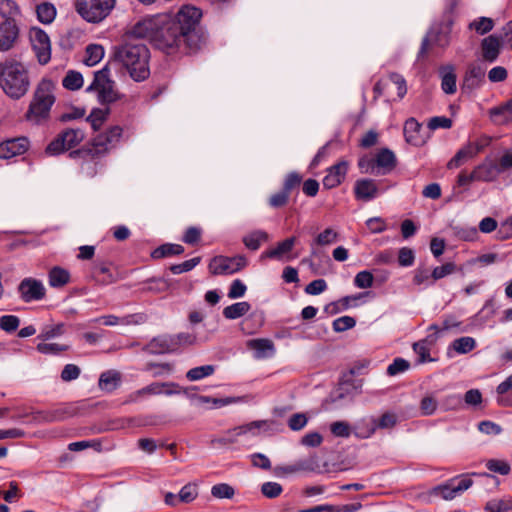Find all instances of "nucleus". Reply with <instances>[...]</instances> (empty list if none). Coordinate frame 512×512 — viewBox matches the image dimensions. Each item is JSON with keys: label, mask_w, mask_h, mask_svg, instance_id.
Masks as SVG:
<instances>
[{"label": "nucleus", "mask_w": 512, "mask_h": 512, "mask_svg": "<svg viewBox=\"0 0 512 512\" xmlns=\"http://www.w3.org/2000/svg\"><path fill=\"white\" fill-rule=\"evenodd\" d=\"M201 11L190 5L183 6L175 16L159 14L136 23L132 34L148 38L155 46L167 53L185 45L189 51L200 48L202 37L196 27Z\"/></svg>", "instance_id": "obj_1"}, {"label": "nucleus", "mask_w": 512, "mask_h": 512, "mask_svg": "<svg viewBox=\"0 0 512 512\" xmlns=\"http://www.w3.org/2000/svg\"><path fill=\"white\" fill-rule=\"evenodd\" d=\"M113 57L135 81H143L149 76V50L140 40L128 39L114 47Z\"/></svg>", "instance_id": "obj_2"}, {"label": "nucleus", "mask_w": 512, "mask_h": 512, "mask_svg": "<svg viewBox=\"0 0 512 512\" xmlns=\"http://www.w3.org/2000/svg\"><path fill=\"white\" fill-rule=\"evenodd\" d=\"M30 86L29 69L23 62L7 60L0 64V88L8 98L20 100Z\"/></svg>", "instance_id": "obj_3"}, {"label": "nucleus", "mask_w": 512, "mask_h": 512, "mask_svg": "<svg viewBox=\"0 0 512 512\" xmlns=\"http://www.w3.org/2000/svg\"><path fill=\"white\" fill-rule=\"evenodd\" d=\"M56 91L57 82L50 77H42L34 87L26 119L36 124L47 121L56 102Z\"/></svg>", "instance_id": "obj_4"}, {"label": "nucleus", "mask_w": 512, "mask_h": 512, "mask_svg": "<svg viewBox=\"0 0 512 512\" xmlns=\"http://www.w3.org/2000/svg\"><path fill=\"white\" fill-rule=\"evenodd\" d=\"M109 74L110 70L105 66L94 73V79L87 87V92L95 93L101 104H111L121 98L120 93L115 88V82L110 79Z\"/></svg>", "instance_id": "obj_5"}, {"label": "nucleus", "mask_w": 512, "mask_h": 512, "mask_svg": "<svg viewBox=\"0 0 512 512\" xmlns=\"http://www.w3.org/2000/svg\"><path fill=\"white\" fill-rule=\"evenodd\" d=\"M115 0H75L76 12L89 23H100L113 10Z\"/></svg>", "instance_id": "obj_6"}, {"label": "nucleus", "mask_w": 512, "mask_h": 512, "mask_svg": "<svg viewBox=\"0 0 512 512\" xmlns=\"http://www.w3.org/2000/svg\"><path fill=\"white\" fill-rule=\"evenodd\" d=\"M473 484V481L468 475L456 477L448 480L447 482L433 487L429 491L431 497L441 498L443 500H452L461 495L464 491L468 490Z\"/></svg>", "instance_id": "obj_7"}, {"label": "nucleus", "mask_w": 512, "mask_h": 512, "mask_svg": "<svg viewBox=\"0 0 512 512\" xmlns=\"http://www.w3.org/2000/svg\"><path fill=\"white\" fill-rule=\"evenodd\" d=\"M85 135L81 129H66L52 140L46 148L49 155H58L80 144Z\"/></svg>", "instance_id": "obj_8"}, {"label": "nucleus", "mask_w": 512, "mask_h": 512, "mask_svg": "<svg viewBox=\"0 0 512 512\" xmlns=\"http://www.w3.org/2000/svg\"><path fill=\"white\" fill-rule=\"evenodd\" d=\"M272 422L267 420L253 421L245 425L235 427L217 439L216 441L221 444H231L237 441V438L242 435L258 436L261 432L272 430Z\"/></svg>", "instance_id": "obj_9"}, {"label": "nucleus", "mask_w": 512, "mask_h": 512, "mask_svg": "<svg viewBox=\"0 0 512 512\" xmlns=\"http://www.w3.org/2000/svg\"><path fill=\"white\" fill-rule=\"evenodd\" d=\"M248 265L244 255L234 257L216 256L209 263V270L214 275H230L241 271Z\"/></svg>", "instance_id": "obj_10"}, {"label": "nucleus", "mask_w": 512, "mask_h": 512, "mask_svg": "<svg viewBox=\"0 0 512 512\" xmlns=\"http://www.w3.org/2000/svg\"><path fill=\"white\" fill-rule=\"evenodd\" d=\"M29 39L38 62L42 65L47 64L51 59V42L48 34L38 27H32Z\"/></svg>", "instance_id": "obj_11"}, {"label": "nucleus", "mask_w": 512, "mask_h": 512, "mask_svg": "<svg viewBox=\"0 0 512 512\" xmlns=\"http://www.w3.org/2000/svg\"><path fill=\"white\" fill-rule=\"evenodd\" d=\"M122 135V128L119 126L110 127L105 132L98 134L92 142L90 150L93 156L103 155L113 149L119 142Z\"/></svg>", "instance_id": "obj_12"}, {"label": "nucleus", "mask_w": 512, "mask_h": 512, "mask_svg": "<svg viewBox=\"0 0 512 512\" xmlns=\"http://www.w3.org/2000/svg\"><path fill=\"white\" fill-rule=\"evenodd\" d=\"M20 16L9 17L0 22V51L7 52L14 48L16 45L19 34V21Z\"/></svg>", "instance_id": "obj_13"}, {"label": "nucleus", "mask_w": 512, "mask_h": 512, "mask_svg": "<svg viewBox=\"0 0 512 512\" xmlns=\"http://www.w3.org/2000/svg\"><path fill=\"white\" fill-rule=\"evenodd\" d=\"M76 414L75 408L70 405H63L49 410L32 411V422L45 424L65 421Z\"/></svg>", "instance_id": "obj_14"}, {"label": "nucleus", "mask_w": 512, "mask_h": 512, "mask_svg": "<svg viewBox=\"0 0 512 512\" xmlns=\"http://www.w3.org/2000/svg\"><path fill=\"white\" fill-rule=\"evenodd\" d=\"M20 298L26 302L40 301L45 297L46 289L42 281L35 278H25L18 286Z\"/></svg>", "instance_id": "obj_15"}, {"label": "nucleus", "mask_w": 512, "mask_h": 512, "mask_svg": "<svg viewBox=\"0 0 512 512\" xmlns=\"http://www.w3.org/2000/svg\"><path fill=\"white\" fill-rule=\"evenodd\" d=\"M179 393H180V387L178 384H176L174 382H165V383L154 382V383H151V384L147 385L146 387H143V388L135 391L134 393H132L130 395V400L135 402L145 396L161 395V394L171 396V395H175V394H179Z\"/></svg>", "instance_id": "obj_16"}, {"label": "nucleus", "mask_w": 512, "mask_h": 512, "mask_svg": "<svg viewBox=\"0 0 512 512\" xmlns=\"http://www.w3.org/2000/svg\"><path fill=\"white\" fill-rule=\"evenodd\" d=\"M29 140L26 137L8 139L0 143V158L10 159L24 154L29 148Z\"/></svg>", "instance_id": "obj_17"}, {"label": "nucleus", "mask_w": 512, "mask_h": 512, "mask_svg": "<svg viewBox=\"0 0 512 512\" xmlns=\"http://www.w3.org/2000/svg\"><path fill=\"white\" fill-rule=\"evenodd\" d=\"M295 242V237L287 238L284 241L278 243L275 248L264 251L260 256V259L264 260L269 258L278 261L290 260L292 257L289 254L292 251Z\"/></svg>", "instance_id": "obj_18"}, {"label": "nucleus", "mask_w": 512, "mask_h": 512, "mask_svg": "<svg viewBox=\"0 0 512 512\" xmlns=\"http://www.w3.org/2000/svg\"><path fill=\"white\" fill-rule=\"evenodd\" d=\"M473 171L476 176V180L479 182L495 181L498 175L502 173L499 164L489 159H486L477 165Z\"/></svg>", "instance_id": "obj_19"}, {"label": "nucleus", "mask_w": 512, "mask_h": 512, "mask_svg": "<svg viewBox=\"0 0 512 512\" xmlns=\"http://www.w3.org/2000/svg\"><path fill=\"white\" fill-rule=\"evenodd\" d=\"M348 171V163L340 161L328 169L327 175L323 179V185L327 189H332L341 184Z\"/></svg>", "instance_id": "obj_20"}, {"label": "nucleus", "mask_w": 512, "mask_h": 512, "mask_svg": "<svg viewBox=\"0 0 512 512\" xmlns=\"http://www.w3.org/2000/svg\"><path fill=\"white\" fill-rule=\"evenodd\" d=\"M354 193L358 200L370 201L377 197L378 187L372 179H359L355 183Z\"/></svg>", "instance_id": "obj_21"}, {"label": "nucleus", "mask_w": 512, "mask_h": 512, "mask_svg": "<svg viewBox=\"0 0 512 512\" xmlns=\"http://www.w3.org/2000/svg\"><path fill=\"white\" fill-rule=\"evenodd\" d=\"M247 347L254 352L256 359H265L274 355V343L265 338L252 339L247 342Z\"/></svg>", "instance_id": "obj_22"}, {"label": "nucleus", "mask_w": 512, "mask_h": 512, "mask_svg": "<svg viewBox=\"0 0 512 512\" xmlns=\"http://www.w3.org/2000/svg\"><path fill=\"white\" fill-rule=\"evenodd\" d=\"M371 421H372L371 427L366 432L355 433L356 436H358L360 438H368L372 434H374V432L376 431L377 428H381V429L392 428L397 424L398 417L393 412H386L378 420L372 419Z\"/></svg>", "instance_id": "obj_23"}, {"label": "nucleus", "mask_w": 512, "mask_h": 512, "mask_svg": "<svg viewBox=\"0 0 512 512\" xmlns=\"http://www.w3.org/2000/svg\"><path fill=\"white\" fill-rule=\"evenodd\" d=\"M478 154V148L472 142H468L447 163L448 169H455L473 159Z\"/></svg>", "instance_id": "obj_24"}, {"label": "nucleus", "mask_w": 512, "mask_h": 512, "mask_svg": "<svg viewBox=\"0 0 512 512\" xmlns=\"http://www.w3.org/2000/svg\"><path fill=\"white\" fill-rule=\"evenodd\" d=\"M145 350L151 354H164L174 352L171 335H160L153 338Z\"/></svg>", "instance_id": "obj_25"}, {"label": "nucleus", "mask_w": 512, "mask_h": 512, "mask_svg": "<svg viewBox=\"0 0 512 512\" xmlns=\"http://www.w3.org/2000/svg\"><path fill=\"white\" fill-rule=\"evenodd\" d=\"M483 58L488 62H494L500 53V41L494 36L490 35L482 40L481 43Z\"/></svg>", "instance_id": "obj_26"}, {"label": "nucleus", "mask_w": 512, "mask_h": 512, "mask_svg": "<svg viewBox=\"0 0 512 512\" xmlns=\"http://www.w3.org/2000/svg\"><path fill=\"white\" fill-rule=\"evenodd\" d=\"M70 272L60 266L52 267L48 272V283L52 288H62L70 282Z\"/></svg>", "instance_id": "obj_27"}, {"label": "nucleus", "mask_w": 512, "mask_h": 512, "mask_svg": "<svg viewBox=\"0 0 512 512\" xmlns=\"http://www.w3.org/2000/svg\"><path fill=\"white\" fill-rule=\"evenodd\" d=\"M441 76V88L446 94H454L456 92V75L452 65L442 66L439 69Z\"/></svg>", "instance_id": "obj_28"}, {"label": "nucleus", "mask_w": 512, "mask_h": 512, "mask_svg": "<svg viewBox=\"0 0 512 512\" xmlns=\"http://www.w3.org/2000/svg\"><path fill=\"white\" fill-rule=\"evenodd\" d=\"M142 319L139 315H128L124 317H117L115 315H106L93 320V322H102L106 326L115 325H131L137 324Z\"/></svg>", "instance_id": "obj_29"}, {"label": "nucleus", "mask_w": 512, "mask_h": 512, "mask_svg": "<svg viewBox=\"0 0 512 512\" xmlns=\"http://www.w3.org/2000/svg\"><path fill=\"white\" fill-rule=\"evenodd\" d=\"M121 381V374L116 370H108L103 372L99 378V387L102 390L111 392L115 390Z\"/></svg>", "instance_id": "obj_30"}, {"label": "nucleus", "mask_w": 512, "mask_h": 512, "mask_svg": "<svg viewBox=\"0 0 512 512\" xmlns=\"http://www.w3.org/2000/svg\"><path fill=\"white\" fill-rule=\"evenodd\" d=\"M491 119L497 124H504L512 120V98L499 107L490 110Z\"/></svg>", "instance_id": "obj_31"}, {"label": "nucleus", "mask_w": 512, "mask_h": 512, "mask_svg": "<svg viewBox=\"0 0 512 512\" xmlns=\"http://www.w3.org/2000/svg\"><path fill=\"white\" fill-rule=\"evenodd\" d=\"M377 168L381 174H385L395 166V155L388 149H382L375 157Z\"/></svg>", "instance_id": "obj_32"}, {"label": "nucleus", "mask_w": 512, "mask_h": 512, "mask_svg": "<svg viewBox=\"0 0 512 512\" xmlns=\"http://www.w3.org/2000/svg\"><path fill=\"white\" fill-rule=\"evenodd\" d=\"M104 48L99 44H90L86 47L83 63L92 67L98 64L104 57Z\"/></svg>", "instance_id": "obj_33"}, {"label": "nucleus", "mask_w": 512, "mask_h": 512, "mask_svg": "<svg viewBox=\"0 0 512 512\" xmlns=\"http://www.w3.org/2000/svg\"><path fill=\"white\" fill-rule=\"evenodd\" d=\"M267 239L268 234L265 231L255 230L245 235L242 241L246 248L256 251L260 248L262 242H265Z\"/></svg>", "instance_id": "obj_34"}, {"label": "nucleus", "mask_w": 512, "mask_h": 512, "mask_svg": "<svg viewBox=\"0 0 512 512\" xmlns=\"http://www.w3.org/2000/svg\"><path fill=\"white\" fill-rule=\"evenodd\" d=\"M421 125L414 119L410 118L404 125V136L408 143L412 145H420L422 140L418 137Z\"/></svg>", "instance_id": "obj_35"}, {"label": "nucleus", "mask_w": 512, "mask_h": 512, "mask_svg": "<svg viewBox=\"0 0 512 512\" xmlns=\"http://www.w3.org/2000/svg\"><path fill=\"white\" fill-rule=\"evenodd\" d=\"M251 308L248 302H237L223 309V316L226 319L234 320L245 315Z\"/></svg>", "instance_id": "obj_36"}, {"label": "nucleus", "mask_w": 512, "mask_h": 512, "mask_svg": "<svg viewBox=\"0 0 512 512\" xmlns=\"http://www.w3.org/2000/svg\"><path fill=\"white\" fill-rule=\"evenodd\" d=\"M171 338L174 351H177L182 347L193 346L198 342L197 335L190 332H181L176 335H171Z\"/></svg>", "instance_id": "obj_37"}, {"label": "nucleus", "mask_w": 512, "mask_h": 512, "mask_svg": "<svg viewBox=\"0 0 512 512\" xmlns=\"http://www.w3.org/2000/svg\"><path fill=\"white\" fill-rule=\"evenodd\" d=\"M437 338L438 337L434 335H428L425 340L413 344V350L419 356L421 363L431 360L429 358L430 349L428 344L431 345L435 343Z\"/></svg>", "instance_id": "obj_38"}, {"label": "nucleus", "mask_w": 512, "mask_h": 512, "mask_svg": "<svg viewBox=\"0 0 512 512\" xmlns=\"http://www.w3.org/2000/svg\"><path fill=\"white\" fill-rule=\"evenodd\" d=\"M215 372V366L214 365H203L194 367L187 371L186 378L189 381H199L201 379H204L206 377L211 376Z\"/></svg>", "instance_id": "obj_39"}, {"label": "nucleus", "mask_w": 512, "mask_h": 512, "mask_svg": "<svg viewBox=\"0 0 512 512\" xmlns=\"http://www.w3.org/2000/svg\"><path fill=\"white\" fill-rule=\"evenodd\" d=\"M458 354H466L472 351L476 347V341L474 338L464 336L455 339L450 346Z\"/></svg>", "instance_id": "obj_40"}, {"label": "nucleus", "mask_w": 512, "mask_h": 512, "mask_svg": "<svg viewBox=\"0 0 512 512\" xmlns=\"http://www.w3.org/2000/svg\"><path fill=\"white\" fill-rule=\"evenodd\" d=\"M338 238V233L332 228H326L323 232L319 233L311 242V247L314 246H327L335 243Z\"/></svg>", "instance_id": "obj_41"}, {"label": "nucleus", "mask_w": 512, "mask_h": 512, "mask_svg": "<svg viewBox=\"0 0 512 512\" xmlns=\"http://www.w3.org/2000/svg\"><path fill=\"white\" fill-rule=\"evenodd\" d=\"M36 12L39 21L44 24H50L56 17V8L50 3L38 5Z\"/></svg>", "instance_id": "obj_42"}, {"label": "nucleus", "mask_w": 512, "mask_h": 512, "mask_svg": "<svg viewBox=\"0 0 512 512\" xmlns=\"http://www.w3.org/2000/svg\"><path fill=\"white\" fill-rule=\"evenodd\" d=\"M83 83L82 74L76 71H69L62 80L63 87L71 91L80 89Z\"/></svg>", "instance_id": "obj_43"}, {"label": "nucleus", "mask_w": 512, "mask_h": 512, "mask_svg": "<svg viewBox=\"0 0 512 512\" xmlns=\"http://www.w3.org/2000/svg\"><path fill=\"white\" fill-rule=\"evenodd\" d=\"M36 349L41 354L45 355H59L69 349L68 345L59 343H46L45 341L37 344Z\"/></svg>", "instance_id": "obj_44"}, {"label": "nucleus", "mask_w": 512, "mask_h": 512, "mask_svg": "<svg viewBox=\"0 0 512 512\" xmlns=\"http://www.w3.org/2000/svg\"><path fill=\"white\" fill-rule=\"evenodd\" d=\"M0 16L3 19L21 16V10L14 0H0Z\"/></svg>", "instance_id": "obj_45"}, {"label": "nucleus", "mask_w": 512, "mask_h": 512, "mask_svg": "<svg viewBox=\"0 0 512 512\" xmlns=\"http://www.w3.org/2000/svg\"><path fill=\"white\" fill-rule=\"evenodd\" d=\"M487 512H508L512 510V499H492L485 506Z\"/></svg>", "instance_id": "obj_46"}, {"label": "nucleus", "mask_w": 512, "mask_h": 512, "mask_svg": "<svg viewBox=\"0 0 512 512\" xmlns=\"http://www.w3.org/2000/svg\"><path fill=\"white\" fill-rule=\"evenodd\" d=\"M509 391H512V374L502 381L496 388V392L499 396L497 398L498 404L502 406L512 405V403L504 397V395Z\"/></svg>", "instance_id": "obj_47"}, {"label": "nucleus", "mask_w": 512, "mask_h": 512, "mask_svg": "<svg viewBox=\"0 0 512 512\" xmlns=\"http://www.w3.org/2000/svg\"><path fill=\"white\" fill-rule=\"evenodd\" d=\"M484 75L485 71L482 67L471 66L466 73L465 81L471 86H479L484 79Z\"/></svg>", "instance_id": "obj_48"}, {"label": "nucleus", "mask_w": 512, "mask_h": 512, "mask_svg": "<svg viewBox=\"0 0 512 512\" xmlns=\"http://www.w3.org/2000/svg\"><path fill=\"white\" fill-rule=\"evenodd\" d=\"M211 494L217 499H231L234 494V488L226 483H220L212 486Z\"/></svg>", "instance_id": "obj_49"}, {"label": "nucleus", "mask_w": 512, "mask_h": 512, "mask_svg": "<svg viewBox=\"0 0 512 512\" xmlns=\"http://www.w3.org/2000/svg\"><path fill=\"white\" fill-rule=\"evenodd\" d=\"M470 29H474L477 33L483 35L491 31L494 27V21L488 17H480L469 25Z\"/></svg>", "instance_id": "obj_50"}, {"label": "nucleus", "mask_w": 512, "mask_h": 512, "mask_svg": "<svg viewBox=\"0 0 512 512\" xmlns=\"http://www.w3.org/2000/svg\"><path fill=\"white\" fill-rule=\"evenodd\" d=\"M376 160L372 157H362L359 159L358 166L362 173L372 174V175H381V171L378 170Z\"/></svg>", "instance_id": "obj_51"}, {"label": "nucleus", "mask_w": 512, "mask_h": 512, "mask_svg": "<svg viewBox=\"0 0 512 512\" xmlns=\"http://www.w3.org/2000/svg\"><path fill=\"white\" fill-rule=\"evenodd\" d=\"M330 431L335 437L348 438L351 435V427L346 421H335L330 425Z\"/></svg>", "instance_id": "obj_52"}, {"label": "nucleus", "mask_w": 512, "mask_h": 512, "mask_svg": "<svg viewBox=\"0 0 512 512\" xmlns=\"http://www.w3.org/2000/svg\"><path fill=\"white\" fill-rule=\"evenodd\" d=\"M19 325L20 319L15 315H3L0 317V329L7 333L16 331Z\"/></svg>", "instance_id": "obj_53"}, {"label": "nucleus", "mask_w": 512, "mask_h": 512, "mask_svg": "<svg viewBox=\"0 0 512 512\" xmlns=\"http://www.w3.org/2000/svg\"><path fill=\"white\" fill-rule=\"evenodd\" d=\"M374 277L370 271L363 270L356 274L354 278V285L360 289H367L372 287Z\"/></svg>", "instance_id": "obj_54"}, {"label": "nucleus", "mask_w": 512, "mask_h": 512, "mask_svg": "<svg viewBox=\"0 0 512 512\" xmlns=\"http://www.w3.org/2000/svg\"><path fill=\"white\" fill-rule=\"evenodd\" d=\"M438 407V402L435 397L428 395L425 396L420 402V411L424 416H430L435 413Z\"/></svg>", "instance_id": "obj_55"}, {"label": "nucleus", "mask_w": 512, "mask_h": 512, "mask_svg": "<svg viewBox=\"0 0 512 512\" xmlns=\"http://www.w3.org/2000/svg\"><path fill=\"white\" fill-rule=\"evenodd\" d=\"M184 248L179 244H165L154 252L155 257H164L169 255H179L183 253Z\"/></svg>", "instance_id": "obj_56"}, {"label": "nucleus", "mask_w": 512, "mask_h": 512, "mask_svg": "<svg viewBox=\"0 0 512 512\" xmlns=\"http://www.w3.org/2000/svg\"><path fill=\"white\" fill-rule=\"evenodd\" d=\"M283 491L282 486L277 482H265L261 486L262 494L270 499L278 497Z\"/></svg>", "instance_id": "obj_57"}, {"label": "nucleus", "mask_w": 512, "mask_h": 512, "mask_svg": "<svg viewBox=\"0 0 512 512\" xmlns=\"http://www.w3.org/2000/svg\"><path fill=\"white\" fill-rule=\"evenodd\" d=\"M356 325V320L351 316H342L333 321V330L335 332H344L353 328Z\"/></svg>", "instance_id": "obj_58"}, {"label": "nucleus", "mask_w": 512, "mask_h": 512, "mask_svg": "<svg viewBox=\"0 0 512 512\" xmlns=\"http://www.w3.org/2000/svg\"><path fill=\"white\" fill-rule=\"evenodd\" d=\"M64 333V325L57 324L54 326L46 327L42 330V332L38 335V338L42 341H48L55 337L61 336Z\"/></svg>", "instance_id": "obj_59"}, {"label": "nucleus", "mask_w": 512, "mask_h": 512, "mask_svg": "<svg viewBox=\"0 0 512 512\" xmlns=\"http://www.w3.org/2000/svg\"><path fill=\"white\" fill-rule=\"evenodd\" d=\"M415 253L411 248L402 247L398 252V263L402 267H410L414 264Z\"/></svg>", "instance_id": "obj_60"}, {"label": "nucleus", "mask_w": 512, "mask_h": 512, "mask_svg": "<svg viewBox=\"0 0 512 512\" xmlns=\"http://www.w3.org/2000/svg\"><path fill=\"white\" fill-rule=\"evenodd\" d=\"M410 367V363L403 358H396L394 361L388 366L387 374L390 376H395L400 373L407 371Z\"/></svg>", "instance_id": "obj_61"}, {"label": "nucleus", "mask_w": 512, "mask_h": 512, "mask_svg": "<svg viewBox=\"0 0 512 512\" xmlns=\"http://www.w3.org/2000/svg\"><path fill=\"white\" fill-rule=\"evenodd\" d=\"M486 467L495 473L507 475L510 472V465L504 460L490 459L486 463Z\"/></svg>", "instance_id": "obj_62"}, {"label": "nucleus", "mask_w": 512, "mask_h": 512, "mask_svg": "<svg viewBox=\"0 0 512 512\" xmlns=\"http://www.w3.org/2000/svg\"><path fill=\"white\" fill-rule=\"evenodd\" d=\"M247 291L246 285L241 281L240 279H235L232 281L229 291H228V298L230 299H238L245 295Z\"/></svg>", "instance_id": "obj_63"}, {"label": "nucleus", "mask_w": 512, "mask_h": 512, "mask_svg": "<svg viewBox=\"0 0 512 512\" xmlns=\"http://www.w3.org/2000/svg\"><path fill=\"white\" fill-rule=\"evenodd\" d=\"M107 114L108 112L105 110L96 109L91 112L87 120L91 123V126L94 130H98L106 120Z\"/></svg>", "instance_id": "obj_64"}]
</instances>
